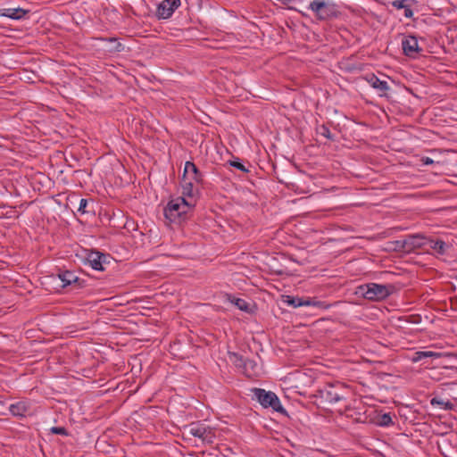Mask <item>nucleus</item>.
Wrapping results in <instances>:
<instances>
[{
	"label": "nucleus",
	"mask_w": 457,
	"mask_h": 457,
	"mask_svg": "<svg viewBox=\"0 0 457 457\" xmlns=\"http://www.w3.org/2000/svg\"><path fill=\"white\" fill-rule=\"evenodd\" d=\"M85 263L88 264L95 270L104 271L106 270V266L111 263L110 255L99 251L91 250L85 257Z\"/></svg>",
	"instance_id": "6e6552de"
},
{
	"label": "nucleus",
	"mask_w": 457,
	"mask_h": 457,
	"mask_svg": "<svg viewBox=\"0 0 457 457\" xmlns=\"http://www.w3.org/2000/svg\"><path fill=\"white\" fill-rule=\"evenodd\" d=\"M30 410V404L26 401H20L12 403L9 407V411L12 416L23 418L26 417Z\"/></svg>",
	"instance_id": "2eb2a0df"
},
{
	"label": "nucleus",
	"mask_w": 457,
	"mask_h": 457,
	"mask_svg": "<svg viewBox=\"0 0 457 457\" xmlns=\"http://www.w3.org/2000/svg\"><path fill=\"white\" fill-rule=\"evenodd\" d=\"M230 361L238 369H241L245 373L248 372V364H254V361L244 358L241 354L237 353H229Z\"/></svg>",
	"instance_id": "dca6fc26"
},
{
	"label": "nucleus",
	"mask_w": 457,
	"mask_h": 457,
	"mask_svg": "<svg viewBox=\"0 0 457 457\" xmlns=\"http://www.w3.org/2000/svg\"><path fill=\"white\" fill-rule=\"evenodd\" d=\"M316 131L319 135L323 136L329 140H335L334 136L331 134L328 127L325 124L318 126Z\"/></svg>",
	"instance_id": "5701e85b"
},
{
	"label": "nucleus",
	"mask_w": 457,
	"mask_h": 457,
	"mask_svg": "<svg viewBox=\"0 0 457 457\" xmlns=\"http://www.w3.org/2000/svg\"><path fill=\"white\" fill-rule=\"evenodd\" d=\"M283 303L288 306L298 308L302 306H312L321 310H328L331 307V304L327 303L324 301H320L313 297H300L293 295H283Z\"/></svg>",
	"instance_id": "39448f33"
},
{
	"label": "nucleus",
	"mask_w": 457,
	"mask_h": 457,
	"mask_svg": "<svg viewBox=\"0 0 457 457\" xmlns=\"http://www.w3.org/2000/svg\"><path fill=\"white\" fill-rule=\"evenodd\" d=\"M29 12V10H26L21 7L0 9V16L6 17L15 21L23 19L25 15L28 14Z\"/></svg>",
	"instance_id": "4468645a"
},
{
	"label": "nucleus",
	"mask_w": 457,
	"mask_h": 457,
	"mask_svg": "<svg viewBox=\"0 0 457 457\" xmlns=\"http://www.w3.org/2000/svg\"><path fill=\"white\" fill-rule=\"evenodd\" d=\"M228 163L233 167L236 168L245 173H248L250 170L247 167L245 166V164L241 162L239 158H235L233 161H228Z\"/></svg>",
	"instance_id": "b1692460"
},
{
	"label": "nucleus",
	"mask_w": 457,
	"mask_h": 457,
	"mask_svg": "<svg viewBox=\"0 0 457 457\" xmlns=\"http://www.w3.org/2000/svg\"><path fill=\"white\" fill-rule=\"evenodd\" d=\"M56 276L62 281V287L63 288L68 286H72L73 282L77 279L75 272L68 270H59Z\"/></svg>",
	"instance_id": "f3484780"
},
{
	"label": "nucleus",
	"mask_w": 457,
	"mask_h": 457,
	"mask_svg": "<svg viewBox=\"0 0 457 457\" xmlns=\"http://www.w3.org/2000/svg\"><path fill=\"white\" fill-rule=\"evenodd\" d=\"M373 88L379 92V96H383L386 95V92L390 89L388 83L386 80L379 79L375 74H366L363 78Z\"/></svg>",
	"instance_id": "f8f14e48"
},
{
	"label": "nucleus",
	"mask_w": 457,
	"mask_h": 457,
	"mask_svg": "<svg viewBox=\"0 0 457 457\" xmlns=\"http://www.w3.org/2000/svg\"><path fill=\"white\" fill-rule=\"evenodd\" d=\"M407 253L422 248L427 244V237L420 233L411 234L405 237Z\"/></svg>",
	"instance_id": "9b49d317"
},
{
	"label": "nucleus",
	"mask_w": 457,
	"mask_h": 457,
	"mask_svg": "<svg viewBox=\"0 0 457 457\" xmlns=\"http://www.w3.org/2000/svg\"><path fill=\"white\" fill-rule=\"evenodd\" d=\"M374 422L379 427H389L394 424L390 413L378 414Z\"/></svg>",
	"instance_id": "412c9836"
},
{
	"label": "nucleus",
	"mask_w": 457,
	"mask_h": 457,
	"mask_svg": "<svg viewBox=\"0 0 457 457\" xmlns=\"http://www.w3.org/2000/svg\"><path fill=\"white\" fill-rule=\"evenodd\" d=\"M345 388L341 383L328 384L319 390L320 397L330 404L345 399Z\"/></svg>",
	"instance_id": "0eeeda50"
},
{
	"label": "nucleus",
	"mask_w": 457,
	"mask_h": 457,
	"mask_svg": "<svg viewBox=\"0 0 457 457\" xmlns=\"http://www.w3.org/2000/svg\"><path fill=\"white\" fill-rule=\"evenodd\" d=\"M414 2V0H394L391 4L396 9L404 10V17L411 18L413 16L411 6Z\"/></svg>",
	"instance_id": "a211bd4d"
},
{
	"label": "nucleus",
	"mask_w": 457,
	"mask_h": 457,
	"mask_svg": "<svg viewBox=\"0 0 457 457\" xmlns=\"http://www.w3.org/2000/svg\"><path fill=\"white\" fill-rule=\"evenodd\" d=\"M421 354L423 359L425 358H439L441 356L440 353H436L432 351H421Z\"/></svg>",
	"instance_id": "c85d7f7f"
},
{
	"label": "nucleus",
	"mask_w": 457,
	"mask_h": 457,
	"mask_svg": "<svg viewBox=\"0 0 457 457\" xmlns=\"http://www.w3.org/2000/svg\"><path fill=\"white\" fill-rule=\"evenodd\" d=\"M393 290L394 286L392 285L370 283L360 286L357 293L368 300L380 301L389 296L393 293Z\"/></svg>",
	"instance_id": "7ed1b4c3"
},
{
	"label": "nucleus",
	"mask_w": 457,
	"mask_h": 457,
	"mask_svg": "<svg viewBox=\"0 0 457 457\" xmlns=\"http://www.w3.org/2000/svg\"><path fill=\"white\" fill-rule=\"evenodd\" d=\"M88 204H89V202L87 199L81 198L79 201V206L78 208V212H79L81 214L91 212L92 211L87 210Z\"/></svg>",
	"instance_id": "bb28decb"
},
{
	"label": "nucleus",
	"mask_w": 457,
	"mask_h": 457,
	"mask_svg": "<svg viewBox=\"0 0 457 457\" xmlns=\"http://www.w3.org/2000/svg\"><path fill=\"white\" fill-rule=\"evenodd\" d=\"M195 185H196L194 181L188 179V177L183 174L181 179V187H182V194L186 196H193Z\"/></svg>",
	"instance_id": "6ab92c4d"
},
{
	"label": "nucleus",
	"mask_w": 457,
	"mask_h": 457,
	"mask_svg": "<svg viewBox=\"0 0 457 457\" xmlns=\"http://www.w3.org/2000/svg\"><path fill=\"white\" fill-rule=\"evenodd\" d=\"M431 405H438L443 410L451 411L454 408V404L450 401H445L444 399H440L437 397H434L430 400Z\"/></svg>",
	"instance_id": "4be33fe9"
},
{
	"label": "nucleus",
	"mask_w": 457,
	"mask_h": 457,
	"mask_svg": "<svg viewBox=\"0 0 457 457\" xmlns=\"http://www.w3.org/2000/svg\"><path fill=\"white\" fill-rule=\"evenodd\" d=\"M405 243H406L405 237L399 239V240H395V242H393V244L395 245V250L399 251V252L407 253V245Z\"/></svg>",
	"instance_id": "393cba45"
},
{
	"label": "nucleus",
	"mask_w": 457,
	"mask_h": 457,
	"mask_svg": "<svg viewBox=\"0 0 457 457\" xmlns=\"http://www.w3.org/2000/svg\"><path fill=\"white\" fill-rule=\"evenodd\" d=\"M253 398L257 400L263 408H271L281 414H287V411L280 403L279 398L272 391L262 388H253Z\"/></svg>",
	"instance_id": "20e7f679"
},
{
	"label": "nucleus",
	"mask_w": 457,
	"mask_h": 457,
	"mask_svg": "<svg viewBox=\"0 0 457 457\" xmlns=\"http://www.w3.org/2000/svg\"><path fill=\"white\" fill-rule=\"evenodd\" d=\"M183 174L188 177V179L194 181L196 185L203 184L204 175L194 162L189 161L186 162Z\"/></svg>",
	"instance_id": "ddd939ff"
},
{
	"label": "nucleus",
	"mask_w": 457,
	"mask_h": 457,
	"mask_svg": "<svg viewBox=\"0 0 457 457\" xmlns=\"http://www.w3.org/2000/svg\"><path fill=\"white\" fill-rule=\"evenodd\" d=\"M256 366V362L254 361V364H248V370H253V368Z\"/></svg>",
	"instance_id": "72a5a7b5"
},
{
	"label": "nucleus",
	"mask_w": 457,
	"mask_h": 457,
	"mask_svg": "<svg viewBox=\"0 0 457 457\" xmlns=\"http://www.w3.org/2000/svg\"><path fill=\"white\" fill-rule=\"evenodd\" d=\"M191 205L184 197H178L170 200L164 208L165 218L172 223H181L187 218V212Z\"/></svg>",
	"instance_id": "f03ea898"
},
{
	"label": "nucleus",
	"mask_w": 457,
	"mask_h": 457,
	"mask_svg": "<svg viewBox=\"0 0 457 457\" xmlns=\"http://www.w3.org/2000/svg\"><path fill=\"white\" fill-rule=\"evenodd\" d=\"M427 243L429 245V247L431 249H433L434 251H436V253L441 255L445 253L446 248L448 247L446 243L441 239L433 240L430 238H427Z\"/></svg>",
	"instance_id": "aec40b11"
},
{
	"label": "nucleus",
	"mask_w": 457,
	"mask_h": 457,
	"mask_svg": "<svg viewBox=\"0 0 457 457\" xmlns=\"http://www.w3.org/2000/svg\"><path fill=\"white\" fill-rule=\"evenodd\" d=\"M72 286H74L76 288H84L87 287V281L77 276V279L75 282H73Z\"/></svg>",
	"instance_id": "c756f323"
},
{
	"label": "nucleus",
	"mask_w": 457,
	"mask_h": 457,
	"mask_svg": "<svg viewBox=\"0 0 457 457\" xmlns=\"http://www.w3.org/2000/svg\"><path fill=\"white\" fill-rule=\"evenodd\" d=\"M50 432L54 435L68 436L69 432L64 427H52Z\"/></svg>",
	"instance_id": "cd10ccee"
},
{
	"label": "nucleus",
	"mask_w": 457,
	"mask_h": 457,
	"mask_svg": "<svg viewBox=\"0 0 457 457\" xmlns=\"http://www.w3.org/2000/svg\"><path fill=\"white\" fill-rule=\"evenodd\" d=\"M421 162L425 165H429V164H432L434 162V161L431 158H429V157H423Z\"/></svg>",
	"instance_id": "2f4dec72"
},
{
	"label": "nucleus",
	"mask_w": 457,
	"mask_h": 457,
	"mask_svg": "<svg viewBox=\"0 0 457 457\" xmlns=\"http://www.w3.org/2000/svg\"><path fill=\"white\" fill-rule=\"evenodd\" d=\"M421 360H423V356L421 354V351L414 353V354H413V356L411 358V361L413 362H418V361H420Z\"/></svg>",
	"instance_id": "7c9ffc66"
},
{
	"label": "nucleus",
	"mask_w": 457,
	"mask_h": 457,
	"mask_svg": "<svg viewBox=\"0 0 457 457\" xmlns=\"http://www.w3.org/2000/svg\"><path fill=\"white\" fill-rule=\"evenodd\" d=\"M307 9L312 12L319 21L336 19L341 14L337 4L329 0H312Z\"/></svg>",
	"instance_id": "f257e3e1"
},
{
	"label": "nucleus",
	"mask_w": 457,
	"mask_h": 457,
	"mask_svg": "<svg viewBox=\"0 0 457 457\" xmlns=\"http://www.w3.org/2000/svg\"><path fill=\"white\" fill-rule=\"evenodd\" d=\"M186 429L189 435L199 438L204 444H212L216 437L215 430L204 423L193 422Z\"/></svg>",
	"instance_id": "423d86ee"
},
{
	"label": "nucleus",
	"mask_w": 457,
	"mask_h": 457,
	"mask_svg": "<svg viewBox=\"0 0 457 457\" xmlns=\"http://www.w3.org/2000/svg\"><path fill=\"white\" fill-rule=\"evenodd\" d=\"M232 303L241 311L247 312L249 304L248 303L241 298H235Z\"/></svg>",
	"instance_id": "a878e982"
},
{
	"label": "nucleus",
	"mask_w": 457,
	"mask_h": 457,
	"mask_svg": "<svg viewBox=\"0 0 457 457\" xmlns=\"http://www.w3.org/2000/svg\"><path fill=\"white\" fill-rule=\"evenodd\" d=\"M180 4V0H163L157 7L158 18L163 20L170 18Z\"/></svg>",
	"instance_id": "9d476101"
},
{
	"label": "nucleus",
	"mask_w": 457,
	"mask_h": 457,
	"mask_svg": "<svg viewBox=\"0 0 457 457\" xmlns=\"http://www.w3.org/2000/svg\"><path fill=\"white\" fill-rule=\"evenodd\" d=\"M122 48H123V47H122L121 44H120V43H119V44H118V46L116 47V50L120 52V51H121V50H122Z\"/></svg>",
	"instance_id": "473e14b6"
},
{
	"label": "nucleus",
	"mask_w": 457,
	"mask_h": 457,
	"mask_svg": "<svg viewBox=\"0 0 457 457\" xmlns=\"http://www.w3.org/2000/svg\"><path fill=\"white\" fill-rule=\"evenodd\" d=\"M402 48L403 54L410 58H417L422 52V48L419 46L417 37L411 35L404 36L403 37Z\"/></svg>",
	"instance_id": "1a4fd4ad"
}]
</instances>
